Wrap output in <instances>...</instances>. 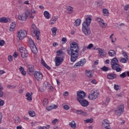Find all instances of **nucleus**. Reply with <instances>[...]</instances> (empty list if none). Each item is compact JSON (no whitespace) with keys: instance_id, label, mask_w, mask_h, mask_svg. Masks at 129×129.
I'll use <instances>...</instances> for the list:
<instances>
[{"instance_id":"nucleus-1","label":"nucleus","mask_w":129,"mask_h":129,"mask_svg":"<svg viewBox=\"0 0 129 129\" xmlns=\"http://www.w3.org/2000/svg\"><path fill=\"white\" fill-rule=\"evenodd\" d=\"M70 46L68 48L67 53L71 56V62H75L79 56V46L75 42H70Z\"/></svg>"},{"instance_id":"nucleus-2","label":"nucleus","mask_w":129,"mask_h":129,"mask_svg":"<svg viewBox=\"0 0 129 129\" xmlns=\"http://www.w3.org/2000/svg\"><path fill=\"white\" fill-rule=\"evenodd\" d=\"M56 53L57 55L54 59V62L56 66H59V65H61L62 62L64 61L63 58H64L65 54L61 50H57Z\"/></svg>"},{"instance_id":"nucleus-3","label":"nucleus","mask_w":129,"mask_h":129,"mask_svg":"<svg viewBox=\"0 0 129 129\" xmlns=\"http://www.w3.org/2000/svg\"><path fill=\"white\" fill-rule=\"evenodd\" d=\"M111 68L113 70H115L116 72H120L121 68H120V64L118 63V60L116 57L113 58L111 61Z\"/></svg>"},{"instance_id":"nucleus-4","label":"nucleus","mask_w":129,"mask_h":129,"mask_svg":"<svg viewBox=\"0 0 129 129\" xmlns=\"http://www.w3.org/2000/svg\"><path fill=\"white\" fill-rule=\"evenodd\" d=\"M31 34H34L35 36H36L37 40H40V30L37 28L36 25L33 24L30 29Z\"/></svg>"},{"instance_id":"nucleus-5","label":"nucleus","mask_w":129,"mask_h":129,"mask_svg":"<svg viewBox=\"0 0 129 129\" xmlns=\"http://www.w3.org/2000/svg\"><path fill=\"white\" fill-rule=\"evenodd\" d=\"M124 110V105L123 104H121L118 106L116 110H114L115 114L117 116H120L121 113H123V110Z\"/></svg>"},{"instance_id":"nucleus-6","label":"nucleus","mask_w":129,"mask_h":129,"mask_svg":"<svg viewBox=\"0 0 129 129\" xmlns=\"http://www.w3.org/2000/svg\"><path fill=\"white\" fill-rule=\"evenodd\" d=\"M29 16L30 11L26 10L24 13H23L21 15H18V18L20 21H22V22H24V21H26V20H27V18H28Z\"/></svg>"},{"instance_id":"nucleus-7","label":"nucleus","mask_w":129,"mask_h":129,"mask_svg":"<svg viewBox=\"0 0 129 129\" xmlns=\"http://www.w3.org/2000/svg\"><path fill=\"white\" fill-rule=\"evenodd\" d=\"M99 94V93L98 92L94 90H92L91 93L89 94L88 98L90 100H95V99L97 98Z\"/></svg>"},{"instance_id":"nucleus-8","label":"nucleus","mask_w":129,"mask_h":129,"mask_svg":"<svg viewBox=\"0 0 129 129\" xmlns=\"http://www.w3.org/2000/svg\"><path fill=\"white\" fill-rule=\"evenodd\" d=\"M77 95L78 97L77 100H78V101H80V100L84 99V97L86 96V93L83 91H80L77 92Z\"/></svg>"},{"instance_id":"nucleus-9","label":"nucleus","mask_w":129,"mask_h":129,"mask_svg":"<svg viewBox=\"0 0 129 129\" xmlns=\"http://www.w3.org/2000/svg\"><path fill=\"white\" fill-rule=\"evenodd\" d=\"M27 36V31L26 30H20L18 32V38H19L20 40H23V39H25V37Z\"/></svg>"},{"instance_id":"nucleus-10","label":"nucleus","mask_w":129,"mask_h":129,"mask_svg":"<svg viewBox=\"0 0 129 129\" xmlns=\"http://www.w3.org/2000/svg\"><path fill=\"white\" fill-rule=\"evenodd\" d=\"M19 51L21 54L22 58H27V57H28V51H27V49H26V48L21 47L19 49Z\"/></svg>"},{"instance_id":"nucleus-11","label":"nucleus","mask_w":129,"mask_h":129,"mask_svg":"<svg viewBox=\"0 0 129 129\" xmlns=\"http://www.w3.org/2000/svg\"><path fill=\"white\" fill-rule=\"evenodd\" d=\"M82 31L86 36H89L91 34V31L90 28H89V26H83Z\"/></svg>"},{"instance_id":"nucleus-12","label":"nucleus","mask_w":129,"mask_h":129,"mask_svg":"<svg viewBox=\"0 0 129 129\" xmlns=\"http://www.w3.org/2000/svg\"><path fill=\"white\" fill-rule=\"evenodd\" d=\"M34 77L38 81H41L43 79V74L41 72L36 71L34 73Z\"/></svg>"},{"instance_id":"nucleus-13","label":"nucleus","mask_w":129,"mask_h":129,"mask_svg":"<svg viewBox=\"0 0 129 129\" xmlns=\"http://www.w3.org/2000/svg\"><path fill=\"white\" fill-rule=\"evenodd\" d=\"M27 73L30 75H33L35 72V68L34 66L31 64L27 67Z\"/></svg>"},{"instance_id":"nucleus-14","label":"nucleus","mask_w":129,"mask_h":129,"mask_svg":"<svg viewBox=\"0 0 129 129\" xmlns=\"http://www.w3.org/2000/svg\"><path fill=\"white\" fill-rule=\"evenodd\" d=\"M97 50L99 52V57H106V52L104 51V49L100 48H98Z\"/></svg>"},{"instance_id":"nucleus-15","label":"nucleus","mask_w":129,"mask_h":129,"mask_svg":"<svg viewBox=\"0 0 129 129\" xmlns=\"http://www.w3.org/2000/svg\"><path fill=\"white\" fill-rule=\"evenodd\" d=\"M91 20H92L91 18L87 17L86 19V21L83 23V26L89 27V26H90V24H91Z\"/></svg>"},{"instance_id":"nucleus-16","label":"nucleus","mask_w":129,"mask_h":129,"mask_svg":"<svg viewBox=\"0 0 129 129\" xmlns=\"http://www.w3.org/2000/svg\"><path fill=\"white\" fill-rule=\"evenodd\" d=\"M79 102L80 103L82 106H83V107H86V106H88V105H89V102L84 99L79 101Z\"/></svg>"},{"instance_id":"nucleus-17","label":"nucleus","mask_w":129,"mask_h":129,"mask_svg":"<svg viewBox=\"0 0 129 129\" xmlns=\"http://www.w3.org/2000/svg\"><path fill=\"white\" fill-rule=\"evenodd\" d=\"M33 44L31 45L30 48L33 54H37L38 53V49L36 47V45L34 44V42L32 41Z\"/></svg>"},{"instance_id":"nucleus-18","label":"nucleus","mask_w":129,"mask_h":129,"mask_svg":"<svg viewBox=\"0 0 129 129\" xmlns=\"http://www.w3.org/2000/svg\"><path fill=\"white\" fill-rule=\"evenodd\" d=\"M117 75L115 74H109L107 75V78L110 80H113V79H116Z\"/></svg>"},{"instance_id":"nucleus-19","label":"nucleus","mask_w":129,"mask_h":129,"mask_svg":"<svg viewBox=\"0 0 129 129\" xmlns=\"http://www.w3.org/2000/svg\"><path fill=\"white\" fill-rule=\"evenodd\" d=\"M83 61L81 60L77 62L74 66V68H77V67H79V66H83L84 64L85 63V59H84Z\"/></svg>"},{"instance_id":"nucleus-20","label":"nucleus","mask_w":129,"mask_h":129,"mask_svg":"<svg viewBox=\"0 0 129 129\" xmlns=\"http://www.w3.org/2000/svg\"><path fill=\"white\" fill-rule=\"evenodd\" d=\"M58 107V106L56 105H51L47 107H46L47 110L48 111H50V110H52V109H56Z\"/></svg>"},{"instance_id":"nucleus-21","label":"nucleus","mask_w":129,"mask_h":129,"mask_svg":"<svg viewBox=\"0 0 129 129\" xmlns=\"http://www.w3.org/2000/svg\"><path fill=\"white\" fill-rule=\"evenodd\" d=\"M0 23H9V19L6 17H2L0 18Z\"/></svg>"},{"instance_id":"nucleus-22","label":"nucleus","mask_w":129,"mask_h":129,"mask_svg":"<svg viewBox=\"0 0 129 129\" xmlns=\"http://www.w3.org/2000/svg\"><path fill=\"white\" fill-rule=\"evenodd\" d=\"M108 54H109V56H110V57H114V56L116 55L115 51L113 50H109Z\"/></svg>"},{"instance_id":"nucleus-23","label":"nucleus","mask_w":129,"mask_h":129,"mask_svg":"<svg viewBox=\"0 0 129 129\" xmlns=\"http://www.w3.org/2000/svg\"><path fill=\"white\" fill-rule=\"evenodd\" d=\"M76 113H77V114H80V115H85V114H86V113L82 110H76Z\"/></svg>"},{"instance_id":"nucleus-24","label":"nucleus","mask_w":129,"mask_h":129,"mask_svg":"<svg viewBox=\"0 0 129 129\" xmlns=\"http://www.w3.org/2000/svg\"><path fill=\"white\" fill-rule=\"evenodd\" d=\"M19 71H20L21 74L23 75V76H26V74H27V73L25 71V69L23 67L20 68Z\"/></svg>"},{"instance_id":"nucleus-25","label":"nucleus","mask_w":129,"mask_h":129,"mask_svg":"<svg viewBox=\"0 0 129 129\" xmlns=\"http://www.w3.org/2000/svg\"><path fill=\"white\" fill-rule=\"evenodd\" d=\"M80 24H81V20L80 19H77L74 22V25L76 27H79V26H80Z\"/></svg>"},{"instance_id":"nucleus-26","label":"nucleus","mask_w":129,"mask_h":129,"mask_svg":"<svg viewBox=\"0 0 129 129\" xmlns=\"http://www.w3.org/2000/svg\"><path fill=\"white\" fill-rule=\"evenodd\" d=\"M15 28H16V23L12 22L11 24V27L10 28V32H13V31H14V29H15Z\"/></svg>"},{"instance_id":"nucleus-27","label":"nucleus","mask_w":129,"mask_h":129,"mask_svg":"<svg viewBox=\"0 0 129 129\" xmlns=\"http://www.w3.org/2000/svg\"><path fill=\"white\" fill-rule=\"evenodd\" d=\"M69 125H70L72 128H74V129L76 128V123H75V121H74L71 122L69 123Z\"/></svg>"},{"instance_id":"nucleus-28","label":"nucleus","mask_w":129,"mask_h":129,"mask_svg":"<svg viewBox=\"0 0 129 129\" xmlns=\"http://www.w3.org/2000/svg\"><path fill=\"white\" fill-rule=\"evenodd\" d=\"M43 15L46 19H50V13L48 11H44Z\"/></svg>"},{"instance_id":"nucleus-29","label":"nucleus","mask_w":129,"mask_h":129,"mask_svg":"<svg viewBox=\"0 0 129 129\" xmlns=\"http://www.w3.org/2000/svg\"><path fill=\"white\" fill-rule=\"evenodd\" d=\"M3 90H4V87L2 86V85L0 83V98L4 97V92L3 91Z\"/></svg>"},{"instance_id":"nucleus-30","label":"nucleus","mask_w":129,"mask_h":129,"mask_svg":"<svg viewBox=\"0 0 129 129\" xmlns=\"http://www.w3.org/2000/svg\"><path fill=\"white\" fill-rule=\"evenodd\" d=\"M100 69L102 70V71H104V72H107V71H108V70H110L108 67L106 66H104L102 68H101Z\"/></svg>"},{"instance_id":"nucleus-31","label":"nucleus","mask_w":129,"mask_h":129,"mask_svg":"<svg viewBox=\"0 0 129 129\" xmlns=\"http://www.w3.org/2000/svg\"><path fill=\"white\" fill-rule=\"evenodd\" d=\"M85 123H92V122H93V119L91 118V119H87L86 120H84Z\"/></svg>"},{"instance_id":"nucleus-32","label":"nucleus","mask_w":129,"mask_h":129,"mask_svg":"<svg viewBox=\"0 0 129 129\" xmlns=\"http://www.w3.org/2000/svg\"><path fill=\"white\" fill-rule=\"evenodd\" d=\"M86 75H87L88 77H90V78L92 77V74H91V71H86Z\"/></svg>"},{"instance_id":"nucleus-33","label":"nucleus","mask_w":129,"mask_h":129,"mask_svg":"<svg viewBox=\"0 0 129 129\" xmlns=\"http://www.w3.org/2000/svg\"><path fill=\"white\" fill-rule=\"evenodd\" d=\"M57 30V27H53L51 28V32L52 33L53 36H55Z\"/></svg>"},{"instance_id":"nucleus-34","label":"nucleus","mask_w":129,"mask_h":129,"mask_svg":"<svg viewBox=\"0 0 129 129\" xmlns=\"http://www.w3.org/2000/svg\"><path fill=\"white\" fill-rule=\"evenodd\" d=\"M26 97H27V100L31 101L32 100V96L30 94V93L28 92L26 94Z\"/></svg>"},{"instance_id":"nucleus-35","label":"nucleus","mask_w":129,"mask_h":129,"mask_svg":"<svg viewBox=\"0 0 129 129\" xmlns=\"http://www.w3.org/2000/svg\"><path fill=\"white\" fill-rule=\"evenodd\" d=\"M28 113L30 115V116H31L32 117H34L36 115V113H35V111H29L28 112Z\"/></svg>"},{"instance_id":"nucleus-36","label":"nucleus","mask_w":129,"mask_h":129,"mask_svg":"<svg viewBox=\"0 0 129 129\" xmlns=\"http://www.w3.org/2000/svg\"><path fill=\"white\" fill-rule=\"evenodd\" d=\"M67 10L69 12V14H72L73 13V8L70 6L67 7Z\"/></svg>"},{"instance_id":"nucleus-37","label":"nucleus","mask_w":129,"mask_h":129,"mask_svg":"<svg viewBox=\"0 0 129 129\" xmlns=\"http://www.w3.org/2000/svg\"><path fill=\"white\" fill-rule=\"evenodd\" d=\"M46 89H47V87L45 86L41 87L39 88V90L41 92H44L45 91V90H46Z\"/></svg>"},{"instance_id":"nucleus-38","label":"nucleus","mask_w":129,"mask_h":129,"mask_svg":"<svg viewBox=\"0 0 129 129\" xmlns=\"http://www.w3.org/2000/svg\"><path fill=\"white\" fill-rule=\"evenodd\" d=\"M103 14H104V16H108V10L107 9H103Z\"/></svg>"},{"instance_id":"nucleus-39","label":"nucleus","mask_w":129,"mask_h":129,"mask_svg":"<svg viewBox=\"0 0 129 129\" xmlns=\"http://www.w3.org/2000/svg\"><path fill=\"white\" fill-rule=\"evenodd\" d=\"M49 103V102L48 101V99L45 98L43 100V105L44 106H47V105Z\"/></svg>"},{"instance_id":"nucleus-40","label":"nucleus","mask_w":129,"mask_h":129,"mask_svg":"<svg viewBox=\"0 0 129 129\" xmlns=\"http://www.w3.org/2000/svg\"><path fill=\"white\" fill-rule=\"evenodd\" d=\"M102 126L104 129H110V126H109V125H107V124H103Z\"/></svg>"},{"instance_id":"nucleus-41","label":"nucleus","mask_w":129,"mask_h":129,"mask_svg":"<svg viewBox=\"0 0 129 129\" xmlns=\"http://www.w3.org/2000/svg\"><path fill=\"white\" fill-rule=\"evenodd\" d=\"M15 123H20L21 122V118L19 117L15 119Z\"/></svg>"},{"instance_id":"nucleus-42","label":"nucleus","mask_w":129,"mask_h":129,"mask_svg":"<svg viewBox=\"0 0 129 129\" xmlns=\"http://www.w3.org/2000/svg\"><path fill=\"white\" fill-rule=\"evenodd\" d=\"M120 78H125L126 77V74L125 72L122 73L121 74L119 75Z\"/></svg>"},{"instance_id":"nucleus-43","label":"nucleus","mask_w":129,"mask_h":129,"mask_svg":"<svg viewBox=\"0 0 129 129\" xmlns=\"http://www.w3.org/2000/svg\"><path fill=\"white\" fill-rule=\"evenodd\" d=\"M99 25L102 28H106V25H105V23H104V21H102L100 23H99Z\"/></svg>"},{"instance_id":"nucleus-44","label":"nucleus","mask_w":129,"mask_h":129,"mask_svg":"<svg viewBox=\"0 0 129 129\" xmlns=\"http://www.w3.org/2000/svg\"><path fill=\"white\" fill-rule=\"evenodd\" d=\"M103 124H107V125H109V121L107 119H104L102 122Z\"/></svg>"},{"instance_id":"nucleus-45","label":"nucleus","mask_w":129,"mask_h":129,"mask_svg":"<svg viewBox=\"0 0 129 129\" xmlns=\"http://www.w3.org/2000/svg\"><path fill=\"white\" fill-rule=\"evenodd\" d=\"M63 109L65 110H68V109H70V107L68 106V105H64L63 106Z\"/></svg>"},{"instance_id":"nucleus-46","label":"nucleus","mask_w":129,"mask_h":129,"mask_svg":"<svg viewBox=\"0 0 129 129\" xmlns=\"http://www.w3.org/2000/svg\"><path fill=\"white\" fill-rule=\"evenodd\" d=\"M126 61H127V60L126 59V58H122L120 59V62H121V63H126Z\"/></svg>"},{"instance_id":"nucleus-47","label":"nucleus","mask_w":129,"mask_h":129,"mask_svg":"<svg viewBox=\"0 0 129 129\" xmlns=\"http://www.w3.org/2000/svg\"><path fill=\"white\" fill-rule=\"evenodd\" d=\"M115 97L116 98H118V97H122V94L121 93H119L115 95Z\"/></svg>"},{"instance_id":"nucleus-48","label":"nucleus","mask_w":129,"mask_h":129,"mask_svg":"<svg viewBox=\"0 0 129 129\" xmlns=\"http://www.w3.org/2000/svg\"><path fill=\"white\" fill-rule=\"evenodd\" d=\"M122 55L123 57H124L127 60H128V56L127 55L126 52H123Z\"/></svg>"},{"instance_id":"nucleus-49","label":"nucleus","mask_w":129,"mask_h":129,"mask_svg":"<svg viewBox=\"0 0 129 129\" xmlns=\"http://www.w3.org/2000/svg\"><path fill=\"white\" fill-rule=\"evenodd\" d=\"M56 21L54 18H52L50 20V23L51 24H55L56 23Z\"/></svg>"},{"instance_id":"nucleus-50","label":"nucleus","mask_w":129,"mask_h":129,"mask_svg":"<svg viewBox=\"0 0 129 129\" xmlns=\"http://www.w3.org/2000/svg\"><path fill=\"white\" fill-rule=\"evenodd\" d=\"M114 89H115V90H118V89H119V86H118V85H114Z\"/></svg>"},{"instance_id":"nucleus-51","label":"nucleus","mask_w":129,"mask_h":129,"mask_svg":"<svg viewBox=\"0 0 129 129\" xmlns=\"http://www.w3.org/2000/svg\"><path fill=\"white\" fill-rule=\"evenodd\" d=\"M4 104H5V101L0 99V106H3Z\"/></svg>"},{"instance_id":"nucleus-52","label":"nucleus","mask_w":129,"mask_h":129,"mask_svg":"<svg viewBox=\"0 0 129 129\" xmlns=\"http://www.w3.org/2000/svg\"><path fill=\"white\" fill-rule=\"evenodd\" d=\"M97 22H98L99 24L101 23L102 22H103V20L101 19L99 17H98L97 18Z\"/></svg>"},{"instance_id":"nucleus-53","label":"nucleus","mask_w":129,"mask_h":129,"mask_svg":"<svg viewBox=\"0 0 129 129\" xmlns=\"http://www.w3.org/2000/svg\"><path fill=\"white\" fill-rule=\"evenodd\" d=\"M5 45V40H0V46H3Z\"/></svg>"},{"instance_id":"nucleus-54","label":"nucleus","mask_w":129,"mask_h":129,"mask_svg":"<svg viewBox=\"0 0 129 129\" xmlns=\"http://www.w3.org/2000/svg\"><path fill=\"white\" fill-rule=\"evenodd\" d=\"M41 64H42V66H44L47 64V63H46L45 61H44V59H43V58H42L41 59Z\"/></svg>"},{"instance_id":"nucleus-55","label":"nucleus","mask_w":129,"mask_h":129,"mask_svg":"<svg viewBox=\"0 0 129 129\" xmlns=\"http://www.w3.org/2000/svg\"><path fill=\"white\" fill-rule=\"evenodd\" d=\"M93 47V44L91 43L87 46V49H91Z\"/></svg>"},{"instance_id":"nucleus-56","label":"nucleus","mask_w":129,"mask_h":129,"mask_svg":"<svg viewBox=\"0 0 129 129\" xmlns=\"http://www.w3.org/2000/svg\"><path fill=\"white\" fill-rule=\"evenodd\" d=\"M91 83L92 84H97V82L96 81V80H95V79H93L91 81Z\"/></svg>"},{"instance_id":"nucleus-57","label":"nucleus","mask_w":129,"mask_h":129,"mask_svg":"<svg viewBox=\"0 0 129 129\" xmlns=\"http://www.w3.org/2000/svg\"><path fill=\"white\" fill-rule=\"evenodd\" d=\"M8 60L10 62H12V61H13V58H12V55H9L8 56Z\"/></svg>"},{"instance_id":"nucleus-58","label":"nucleus","mask_w":129,"mask_h":129,"mask_svg":"<svg viewBox=\"0 0 129 129\" xmlns=\"http://www.w3.org/2000/svg\"><path fill=\"white\" fill-rule=\"evenodd\" d=\"M13 56H14V58H17V57H18V56H19V54H18V52H15L13 54Z\"/></svg>"},{"instance_id":"nucleus-59","label":"nucleus","mask_w":129,"mask_h":129,"mask_svg":"<svg viewBox=\"0 0 129 129\" xmlns=\"http://www.w3.org/2000/svg\"><path fill=\"white\" fill-rule=\"evenodd\" d=\"M61 41L62 42H64V43H65L67 42V39H66V38H65V37H63L61 39Z\"/></svg>"},{"instance_id":"nucleus-60","label":"nucleus","mask_w":129,"mask_h":129,"mask_svg":"<svg viewBox=\"0 0 129 129\" xmlns=\"http://www.w3.org/2000/svg\"><path fill=\"white\" fill-rule=\"evenodd\" d=\"M58 121V119H55L54 120H52V123L53 124H56V122Z\"/></svg>"},{"instance_id":"nucleus-61","label":"nucleus","mask_w":129,"mask_h":129,"mask_svg":"<svg viewBox=\"0 0 129 129\" xmlns=\"http://www.w3.org/2000/svg\"><path fill=\"white\" fill-rule=\"evenodd\" d=\"M128 9H129V7H128V5H126L125 6V7L124 8V9L125 10V11H128Z\"/></svg>"},{"instance_id":"nucleus-62","label":"nucleus","mask_w":129,"mask_h":129,"mask_svg":"<svg viewBox=\"0 0 129 129\" xmlns=\"http://www.w3.org/2000/svg\"><path fill=\"white\" fill-rule=\"evenodd\" d=\"M3 119V114L0 113V124L2 123V119Z\"/></svg>"},{"instance_id":"nucleus-63","label":"nucleus","mask_w":129,"mask_h":129,"mask_svg":"<svg viewBox=\"0 0 129 129\" xmlns=\"http://www.w3.org/2000/svg\"><path fill=\"white\" fill-rule=\"evenodd\" d=\"M8 88H11V87H12L13 88H16V86H14L12 85H10L7 86Z\"/></svg>"},{"instance_id":"nucleus-64","label":"nucleus","mask_w":129,"mask_h":129,"mask_svg":"<svg viewBox=\"0 0 129 129\" xmlns=\"http://www.w3.org/2000/svg\"><path fill=\"white\" fill-rule=\"evenodd\" d=\"M44 67L47 68L48 70H50V69H51V68H50L49 66H47V64L44 66Z\"/></svg>"}]
</instances>
